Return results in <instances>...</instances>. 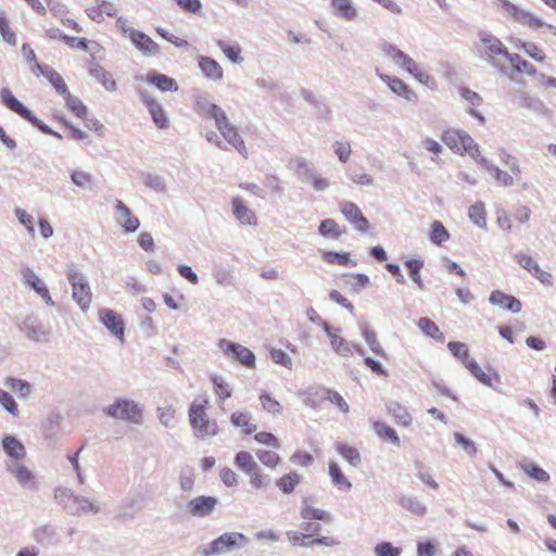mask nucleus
Instances as JSON below:
<instances>
[{"label":"nucleus","instance_id":"59","mask_svg":"<svg viewBox=\"0 0 556 556\" xmlns=\"http://www.w3.org/2000/svg\"><path fill=\"white\" fill-rule=\"evenodd\" d=\"M214 279L216 283L222 287H228L233 285L232 274L223 266H217L214 268Z\"/></svg>","mask_w":556,"mask_h":556},{"label":"nucleus","instance_id":"43","mask_svg":"<svg viewBox=\"0 0 556 556\" xmlns=\"http://www.w3.org/2000/svg\"><path fill=\"white\" fill-rule=\"evenodd\" d=\"M66 108L73 112L78 118L85 119L87 117V106L70 91L64 97Z\"/></svg>","mask_w":556,"mask_h":556},{"label":"nucleus","instance_id":"39","mask_svg":"<svg viewBox=\"0 0 556 556\" xmlns=\"http://www.w3.org/2000/svg\"><path fill=\"white\" fill-rule=\"evenodd\" d=\"M425 263L420 258H409L405 261V266L408 269V275L410 279L417 285V287L422 290L425 289V285L422 282L420 270L424 267Z\"/></svg>","mask_w":556,"mask_h":556},{"label":"nucleus","instance_id":"17","mask_svg":"<svg viewBox=\"0 0 556 556\" xmlns=\"http://www.w3.org/2000/svg\"><path fill=\"white\" fill-rule=\"evenodd\" d=\"M217 503L214 496L201 495L189 501L187 509L191 516L203 518L213 514Z\"/></svg>","mask_w":556,"mask_h":556},{"label":"nucleus","instance_id":"9","mask_svg":"<svg viewBox=\"0 0 556 556\" xmlns=\"http://www.w3.org/2000/svg\"><path fill=\"white\" fill-rule=\"evenodd\" d=\"M55 498H60L61 501L67 498L71 503L65 504V507L72 515H86L89 513L98 514L100 511V506L98 504L91 502L87 497L74 495L68 489H56Z\"/></svg>","mask_w":556,"mask_h":556},{"label":"nucleus","instance_id":"6","mask_svg":"<svg viewBox=\"0 0 556 556\" xmlns=\"http://www.w3.org/2000/svg\"><path fill=\"white\" fill-rule=\"evenodd\" d=\"M66 276L72 287L73 299L83 312H87L90 307L92 293L86 275L71 266L67 268Z\"/></svg>","mask_w":556,"mask_h":556},{"label":"nucleus","instance_id":"51","mask_svg":"<svg viewBox=\"0 0 556 556\" xmlns=\"http://www.w3.org/2000/svg\"><path fill=\"white\" fill-rule=\"evenodd\" d=\"M362 336L376 355L381 357L387 356L384 350L381 348L379 341L376 338V333L367 326L362 328Z\"/></svg>","mask_w":556,"mask_h":556},{"label":"nucleus","instance_id":"5","mask_svg":"<svg viewBox=\"0 0 556 556\" xmlns=\"http://www.w3.org/2000/svg\"><path fill=\"white\" fill-rule=\"evenodd\" d=\"M500 1L506 13L509 14L517 23L528 26L533 30L543 29L542 34H544L545 30H548L554 36H556V26L546 23L541 17L532 14L530 11L519 8L508 0Z\"/></svg>","mask_w":556,"mask_h":556},{"label":"nucleus","instance_id":"64","mask_svg":"<svg viewBox=\"0 0 556 556\" xmlns=\"http://www.w3.org/2000/svg\"><path fill=\"white\" fill-rule=\"evenodd\" d=\"M402 549L395 547L390 542H381L375 546L376 556H400Z\"/></svg>","mask_w":556,"mask_h":556},{"label":"nucleus","instance_id":"46","mask_svg":"<svg viewBox=\"0 0 556 556\" xmlns=\"http://www.w3.org/2000/svg\"><path fill=\"white\" fill-rule=\"evenodd\" d=\"M429 239L432 243L441 245L443 242L450 239V233L441 222L434 220L431 224Z\"/></svg>","mask_w":556,"mask_h":556},{"label":"nucleus","instance_id":"32","mask_svg":"<svg viewBox=\"0 0 556 556\" xmlns=\"http://www.w3.org/2000/svg\"><path fill=\"white\" fill-rule=\"evenodd\" d=\"M21 274L24 285L33 289L37 294L47 288V285L39 278L34 269L25 267L21 270Z\"/></svg>","mask_w":556,"mask_h":556},{"label":"nucleus","instance_id":"38","mask_svg":"<svg viewBox=\"0 0 556 556\" xmlns=\"http://www.w3.org/2000/svg\"><path fill=\"white\" fill-rule=\"evenodd\" d=\"M418 327L425 334L431 337L435 341L441 342V343L444 342L445 337H444L443 332L439 329V327L430 318L421 317L418 320Z\"/></svg>","mask_w":556,"mask_h":556},{"label":"nucleus","instance_id":"2","mask_svg":"<svg viewBox=\"0 0 556 556\" xmlns=\"http://www.w3.org/2000/svg\"><path fill=\"white\" fill-rule=\"evenodd\" d=\"M104 414L111 418L124 420L135 425H141L143 420V409L138 403L126 397H117L112 404L103 409Z\"/></svg>","mask_w":556,"mask_h":556},{"label":"nucleus","instance_id":"49","mask_svg":"<svg viewBox=\"0 0 556 556\" xmlns=\"http://www.w3.org/2000/svg\"><path fill=\"white\" fill-rule=\"evenodd\" d=\"M301 517L304 520H325L328 522L332 520L328 511L311 506H305L301 509Z\"/></svg>","mask_w":556,"mask_h":556},{"label":"nucleus","instance_id":"60","mask_svg":"<svg viewBox=\"0 0 556 556\" xmlns=\"http://www.w3.org/2000/svg\"><path fill=\"white\" fill-rule=\"evenodd\" d=\"M0 405L12 416L18 415V407L13 396L3 390H0Z\"/></svg>","mask_w":556,"mask_h":556},{"label":"nucleus","instance_id":"55","mask_svg":"<svg viewBox=\"0 0 556 556\" xmlns=\"http://www.w3.org/2000/svg\"><path fill=\"white\" fill-rule=\"evenodd\" d=\"M318 231L324 237H331L334 239H338L341 236L338 224L331 218L324 219L318 227Z\"/></svg>","mask_w":556,"mask_h":556},{"label":"nucleus","instance_id":"53","mask_svg":"<svg viewBox=\"0 0 556 556\" xmlns=\"http://www.w3.org/2000/svg\"><path fill=\"white\" fill-rule=\"evenodd\" d=\"M447 349L450 350V352L453 354V356L455 358H457L458 361H460L463 363V365H465V363L470 359L469 358V350H468V346L466 343L458 342V341H451L447 344Z\"/></svg>","mask_w":556,"mask_h":556},{"label":"nucleus","instance_id":"42","mask_svg":"<svg viewBox=\"0 0 556 556\" xmlns=\"http://www.w3.org/2000/svg\"><path fill=\"white\" fill-rule=\"evenodd\" d=\"M486 212L482 202H476L469 207L468 216L469 219L479 228L484 229L486 227Z\"/></svg>","mask_w":556,"mask_h":556},{"label":"nucleus","instance_id":"41","mask_svg":"<svg viewBox=\"0 0 556 556\" xmlns=\"http://www.w3.org/2000/svg\"><path fill=\"white\" fill-rule=\"evenodd\" d=\"M323 260L328 264H338L342 266H356V262L351 261L348 252L323 251Z\"/></svg>","mask_w":556,"mask_h":556},{"label":"nucleus","instance_id":"56","mask_svg":"<svg viewBox=\"0 0 556 556\" xmlns=\"http://www.w3.org/2000/svg\"><path fill=\"white\" fill-rule=\"evenodd\" d=\"M0 35L7 43L11 46L16 45L15 34L10 30L9 21L7 18L5 12L2 10H0Z\"/></svg>","mask_w":556,"mask_h":556},{"label":"nucleus","instance_id":"54","mask_svg":"<svg viewBox=\"0 0 556 556\" xmlns=\"http://www.w3.org/2000/svg\"><path fill=\"white\" fill-rule=\"evenodd\" d=\"M320 399H326L337 405L339 409L343 413L349 412V405L345 400L341 396L340 393L330 389H323Z\"/></svg>","mask_w":556,"mask_h":556},{"label":"nucleus","instance_id":"31","mask_svg":"<svg viewBox=\"0 0 556 556\" xmlns=\"http://www.w3.org/2000/svg\"><path fill=\"white\" fill-rule=\"evenodd\" d=\"M235 465L248 476L258 467L251 453L245 451H240L236 454Z\"/></svg>","mask_w":556,"mask_h":556},{"label":"nucleus","instance_id":"7","mask_svg":"<svg viewBox=\"0 0 556 556\" xmlns=\"http://www.w3.org/2000/svg\"><path fill=\"white\" fill-rule=\"evenodd\" d=\"M480 47L478 53L480 58L484 59L490 65L497 67L495 56L502 55L506 59L508 54L507 48L503 42L489 31L481 30L478 34Z\"/></svg>","mask_w":556,"mask_h":556},{"label":"nucleus","instance_id":"47","mask_svg":"<svg viewBox=\"0 0 556 556\" xmlns=\"http://www.w3.org/2000/svg\"><path fill=\"white\" fill-rule=\"evenodd\" d=\"M521 469L532 479L539 481V482H547L549 480V475L541 468L539 465H536L533 462L523 463L520 465Z\"/></svg>","mask_w":556,"mask_h":556},{"label":"nucleus","instance_id":"27","mask_svg":"<svg viewBox=\"0 0 556 556\" xmlns=\"http://www.w3.org/2000/svg\"><path fill=\"white\" fill-rule=\"evenodd\" d=\"M331 7L337 16L346 21H354L357 17V9L351 0H331Z\"/></svg>","mask_w":556,"mask_h":556},{"label":"nucleus","instance_id":"4","mask_svg":"<svg viewBox=\"0 0 556 556\" xmlns=\"http://www.w3.org/2000/svg\"><path fill=\"white\" fill-rule=\"evenodd\" d=\"M0 98L2 104L10 111L16 113L18 116L30 123L34 127L45 135L52 134V129L40 121L27 106H25L12 91L4 87L0 90Z\"/></svg>","mask_w":556,"mask_h":556},{"label":"nucleus","instance_id":"40","mask_svg":"<svg viewBox=\"0 0 556 556\" xmlns=\"http://www.w3.org/2000/svg\"><path fill=\"white\" fill-rule=\"evenodd\" d=\"M216 45L230 62L235 64H240L243 62V58L241 55V48L239 47V45H229L228 42L222 39H218L216 41Z\"/></svg>","mask_w":556,"mask_h":556},{"label":"nucleus","instance_id":"1","mask_svg":"<svg viewBox=\"0 0 556 556\" xmlns=\"http://www.w3.org/2000/svg\"><path fill=\"white\" fill-rule=\"evenodd\" d=\"M249 543V538L243 533L225 532L208 544L199 546L197 552L201 556H220L238 552Z\"/></svg>","mask_w":556,"mask_h":556},{"label":"nucleus","instance_id":"50","mask_svg":"<svg viewBox=\"0 0 556 556\" xmlns=\"http://www.w3.org/2000/svg\"><path fill=\"white\" fill-rule=\"evenodd\" d=\"M463 130L448 129L443 132L442 141L454 152H460V140Z\"/></svg>","mask_w":556,"mask_h":556},{"label":"nucleus","instance_id":"16","mask_svg":"<svg viewBox=\"0 0 556 556\" xmlns=\"http://www.w3.org/2000/svg\"><path fill=\"white\" fill-rule=\"evenodd\" d=\"M340 211L345 219L354 225L356 230L359 232H366L368 230L369 223L355 203L343 201L340 203Z\"/></svg>","mask_w":556,"mask_h":556},{"label":"nucleus","instance_id":"63","mask_svg":"<svg viewBox=\"0 0 556 556\" xmlns=\"http://www.w3.org/2000/svg\"><path fill=\"white\" fill-rule=\"evenodd\" d=\"M332 148L339 161L342 163H346L352 153L351 144L349 142L338 140L333 142Z\"/></svg>","mask_w":556,"mask_h":556},{"label":"nucleus","instance_id":"12","mask_svg":"<svg viewBox=\"0 0 556 556\" xmlns=\"http://www.w3.org/2000/svg\"><path fill=\"white\" fill-rule=\"evenodd\" d=\"M139 98L148 109L155 126L160 129L168 128L169 119L162 104L147 90H139Z\"/></svg>","mask_w":556,"mask_h":556},{"label":"nucleus","instance_id":"23","mask_svg":"<svg viewBox=\"0 0 556 556\" xmlns=\"http://www.w3.org/2000/svg\"><path fill=\"white\" fill-rule=\"evenodd\" d=\"M137 79L143 80V77L140 76V77H137ZM144 80L148 84L155 86L162 92L178 90V85H177L176 80L165 74H162V73L150 72L146 76Z\"/></svg>","mask_w":556,"mask_h":556},{"label":"nucleus","instance_id":"14","mask_svg":"<svg viewBox=\"0 0 556 556\" xmlns=\"http://www.w3.org/2000/svg\"><path fill=\"white\" fill-rule=\"evenodd\" d=\"M99 319L111 334L116 337L119 341H124L125 325L119 314L110 308H102L99 311Z\"/></svg>","mask_w":556,"mask_h":556},{"label":"nucleus","instance_id":"8","mask_svg":"<svg viewBox=\"0 0 556 556\" xmlns=\"http://www.w3.org/2000/svg\"><path fill=\"white\" fill-rule=\"evenodd\" d=\"M296 177L304 184H312L314 190L324 191L328 188V181L315 169L312 162L296 156L292 160Z\"/></svg>","mask_w":556,"mask_h":556},{"label":"nucleus","instance_id":"30","mask_svg":"<svg viewBox=\"0 0 556 556\" xmlns=\"http://www.w3.org/2000/svg\"><path fill=\"white\" fill-rule=\"evenodd\" d=\"M387 410L390 415H392L399 424L404 427L410 426L413 418L406 407L401 405L397 402H390L387 404Z\"/></svg>","mask_w":556,"mask_h":556},{"label":"nucleus","instance_id":"58","mask_svg":"<svg viewBox=\"0 0 556 556\" xmlns=\"http://www.w3.org/2000/svg\"><path fill=\"white\" fill-rule=\"evenodd\" d=\"M330 344L333 351L341 356L346 357L352 354L351 344L339 334L332 337Z\"/></svg>","mask_w":556,"mask_h":556},{"label":"nucleus","instance_id":"61","mask_svg":"<svg viewBox=\"0 0 556 556\" xmlns=\"http://www.w3.org/2000/svg\"><path fill=\"white\" fill-rule=\"evenodd\" d=\"M256 456L263 465L269 468H275L280 463L279 455L271 451L260 450Z\"/></svg>","mask_w":556,"mask_h":556},{"label":"nucleus","instance_id":"3","mask_svg":"<svg viewBox=\"0 0 556 556\" xmlns=\"http://www.w3.org/2000/svg\"><path fill=\"white\" fill-rule=\"evenodd\" d=\"M189 421L198 439L205 440L214 437L218 432V426L215 419H210L204 404L193 402L189 407Z\"/></svg>","mask_w":556,"mask_h":556},{"label":"nucleus","instance_id":"34","mask_svg":"<svg viewBox=\"0 0 556 556\" xmlns=\"http://www.w3.org/2000/svg\"><path fill=\"white\" fill-rule=\"evenodd\" d=\"M4 386L12 392L18 394L22 399H27L31 392V386L26 380L9 377L4 381Z\"/></svg>","mask_w":556,"mask_h":556},{"label":"nucleus","instance_id":"26","mask_svg":"<svg viewBox=\"0 0 556 556\" xmlns=\"http://www.w3.org/2000/svg\"><path fill=\"white\" fill-rule=\"evenodd\" d=\"M203 111L208 117L215 121V125L219 131L232 125L229 122L225 111L217 104L206 103L203 106Z\"/></svg>","mask_w":556,"mask_h":556},{"label":"nucleus","instance_id":"10","mask_svg":"<svg viewBox=\"0 0 556 556\" xmlns=\"http://www.w3.org/2000/svg\"><path fill=\"white\" fill-rule=\"evenodd\" d=\"M5 470L24 489L29 491L38 490V482L35 473L23 463L17 460H5Z\"/></svg>","mask_w":556,"mask_h":556},{"label":"nucleus","instance_id":"28","mask_svg":"<svg viewBox=\"0 0 556 556\" xmlns=\"http://www.w3.org/2000/svg\"><path fill=\"white\" fill-rule=\"evenodd\" d=\"M220 134L224 139L229 144H231L243 157H248V150L245 148L244 141L233 125L220 130Z\"/></svg>","mask_w":556,"mask_h":556},{"label":"nucleus","instance_id":"45","mask_svg":"<svg viewBox=\"0 0 556 556\" xmlns=\"http://www.w3.org/2000/svg\"><path fill=\"white\" fill-rule=\"evenodd\" d=\"M299 483L300 476L295 471H291L276 481L277 488L285 494L291 493Z\"/></svg>","mask_w":556,"mask_h":556},{"label":"nucleus","instance_id":"11","mask_svg":"<svg viewBox=\"0 0 556 556\" xmlns=\"http://www.w3.org/2000/svg\"><path fill=\"white\" fill-rule=\"evenodd\" d=\"M218 346L224 351L225 354L239 362L244 367H255V355L248 348L226 339H220Z\"/></svg>","mask_w":556,"mask_h":556},{"label":"nucleus","instance_id":"22","mask_svg":"<svg viewBox=\"0 0 556 556\" xmlns=\"http://www.w3.org/2000/svg\"><path fill=\"white\" fill-rule=\"evenodd\" d=\"M232 214L236 219L242 225L255 226L257 218L252 210H250L240 197H235L231 200Z\"/></svg>","mask_w":556,"mask_h":556},{"label":"nucleus","instance_id":"25","mask_svg":"<svg viewBox=\"0 0 556 556\" xmlns=\"http://www.w3.org/2000/svg\"><path fill=\"white\" fill-rule=\"evenodd\" d=\"M88 71L90 76L100 83L108 91L116 90L117 85L112 74L105 71L100 64L91 62Z\"/></svg>","mask_w":556,"mask_h":556},{"label":"nucleus","instance_id":"44","mask_svg":"<svg viewBox=\"0 0 556 556\" xmlns=\"http://www.w3.org/2000/svg\"><path fill=\"white\" fill-rule=\"evenodd\" d=\"M506 60L509 61L515 71L518 73H527L528 75H533L535 73V67L517 53L508 52Z\"/></svg>","mask_w":556,"mask_h":556},{"label":"nucleus","instance_id":"48","mask_svg":"<svg viewBox=\"0 0 556 556\" xmlns=\"http://www.w3.org/2000/svg\"><path fill=\"white\" fill-rule=\"evenodd\" d=\"M464 366L471 372V375L479 382H481L482 384H484L486 387H492V379H491V377L489 375H486L480 368V366L478 365V363L473 358H470L469 361H467Z\"/></svg>","mask_w":556,"mask_h":556},{"label":"nucleus","instance_id":"20","mask_svg":"<svg viewBox=\"0 0 556 556\" xmlns=\"http://www.w3.org/2000/svg\"><path fill=\"white\" fill-rule=\"evenodd\" d=\"M1 445L5 455L9 457L8 460L21 462L26 456V448L24 444L12 434L4 435L1 441Z\"/></svg>","mask_w":556,"mask_h":556},{"label":"nucleus","instance_id":"57","mask_svg":"<svg viewBox=\"0 0 556 556\" xmlns=\"http://www.w3.org/2000/svg\"><path fill=\"white\" fill-rule=\"evenodd\" d=\"M55 532L54 529L48 525L38 527L34 531V539L39 544H49L51 543Z\"/></svg>","mask_w":556,"mask_h":556},{"label":"nucleus","instance_id":"33","mask_svg":"<svg viewBox=\"0 0 556 556\" xmlns=\"http://www.w3.org/2000/svg\"><path fill=\"white\" fill-rule=\"evenodd\" d=\"M379 48L399 67L402 66L403 62L408 55L404 51L399 49L394 43L388 41H382L379 45Z\"/></svg>","mask_w":556,"mask_h":556},{"label":"nucleus","instance_id":"15","mask_svg":"<svg viewBox=\"0 0 556 556\" xmlns=\"http://www.w3.org/2000/svg\"><path fill=\"white\" fill-rule=\"evenodd\" d=\"M17 328L31 341L41 342L48 340V331L33 315H28L17 323Z\"/></svg>","mask_w":556,"mask_h":556},{"label":"nucleus","instance_id":"36","mask_svg":"<svg viewBox=\"0 0 556 556\" xmlns=\"http://www.w3.org/2000/svg\"><path fill=\"white\" fill-rule=\"evenodd\" d=\"M374 430L376 434L381 438L382 440H387L394 444L395 446H400L401 441L399 435L396 434L395 430L388 426L386 422L382 421H375L374 422Z\"/></svg>","mask_w":556,"mask_h":556},{"label":"nucleus","instance_id":"24","mask_svg":"<svg viewBox=\"0 0 556 556\" xmlns=\"http://www.w3.org/2000/svg\"><path fill=\"white\" fill-rule=\"evenodd\" d=\"M199 67L202 74L212 80H220L224 76L222 66L217 61L210 56L200 55L198 58Z\"/></svg>","mask_w":556,"mask_h":556},{"label":"nucleus","instance_id":"21","mask_svg":"<svg viewBox=\"0 0 556 556\" xmlns=\"http://www.w3.org/2000/svg\"><path fill=\"white\" fill-rule=\"evenodd\" d=\"M489 301L492 305L500 306L515 314L519 313L522 308V304L517 298L500 290L493 291L490 294Z\"/></svg>","mask_w":556,"mask_h":556},{"label":"nucleus","instance_id":"13","mask_svg":"<svg viewBox=\"0 0 556 556\" xmlns=\"http://www.w3.org/2000/svg\"><path fill=\"white\" fill-rule=\"evenodd\" d=\"M376 74L396 96L404 98L408 102H417V93L410 89V87L402 79L383 74L379 71V68H376Z\"/></svg>","mask_w":556,"mask_h":556},{"label":"nucleus","instance_id":"52","mask_svg":"<svg viewBox=\"0 0 556 556\" xmlns=\"http://www.w3.org/2000/svg\"><path fill=\"white\" fill-rule=\"evenodd\" d=\"M211 380L213 382L215 393L220 400H226L231 396L232 390L222 376L213 375Z\"/></svg>","mask_w":556,"mask_h":556},{"label":"nucleus","instance_id":"18","mask_svg":"<svg viewBox=\"0 0 556 556\" xmlns=\"http://www.w3.org/2000/svg\"><path fill=\"white\" fill-rule=\"evenodd\" d=\"M130 41L144 55L152 56L160 53V46L153 41L147 34L140 30L130 31Z\"/></svg>","mask_w":556,"mask_h":556},{"label":"nucleus","instance_id":"62","mask_svg":"<svg viewBox=\"0 0 556 556\" xmlns=\"http://www.w3.org/2000/svg\"><path fill=\"white\" fill-rule=\"evenodd\" d=\"M250 476V483L255 489H266L270 484V478L268 475H263L260 467L255 471H252Z\"/></svg>","mask_w":556,"mask_h":556},{"label":"nucleus","instance_id":"35","mask_svg":"<svg viewBox=\"0 0 556 556\" xmlns=\"http://www.w3.org/2000/svg\"><path fill=\"white\" fill-rule=\"evenodd\" d=\"M329 475L331 477V481L334 486L343 491H350L352 488V483L348 480V478L341 471L339 465L334 462L329 465Z\"/></svg>","mask_w":556,"mask_h":556},{"label":"nucleus","instance_id":"29","mask_svg":"<svg viewBox=\"0 0 556 556\" xmlns=\"http://www.w3.org/2000/svg\"><path fill=\"white\" fill-rule=\"evenodd\" d=\"M399 505L419 517H422L427 514V507L422 504L416 496L410 495H400L397 500Z\"/></svg>","mask_w":556,"mask_h":556},{"label":"nucleus","instance_id":"37","mask_svg":"<svg viewBox=\"0 0 556 556\" xmlns=\"http://www.w3.org/2000/svg\"><path fill=\"white\" fill-rule=\"evenodd\" d=\"M337 452L353 467H358L362 463L359 452L345 443H337Z\"/></svg>","mask_w":556,"mask_h":556},{"label":"nucleus","instance_id":"19","mask_svg":"<svg viewBox=\"0 0 556 556\" xmlns=\"http://www.w3.org/2000/svg\"><path fill=\"white\" fill-rule=\"evenodd\" d=\"M116 220L128 233L137 231L140 226L139 219L131 215L129 207L122 201L116 203Z\"/></svg>","mask_w":556,"mask_h":556}]
</instances>
